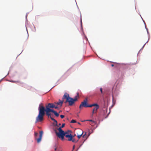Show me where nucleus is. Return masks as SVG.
Segmentation results:
<instances>
[{
    "instance_id": "412c9836",
    "label": "nucleus",
    "mask_w": 151,
    "mask_h": 151,
    "mask_svg": "<svg viewBox=\"0 0 151 151\" xmlns=\"http://www.w3.org/2000/svg\"><path fill=\"white\" fill-rule=\"evenodd\" d=\"M37 135H38V133L36 132L35 133V136H37Z\"/></svg>"
},
{
    "instance_id": "c85d7f7f",
    "label": "nucleus",
    "mask_w": 151,
    "mask_h": 151,
    "mask_svg": "<svg viewBox=\"0 0 151 151\" xmlns=\"http://www.w3.org/2000/svg\"><path fill=\"white\" fill-rule=\"evenodd\" d=\"M78 124H80V123H78Z\"/></svg>"
},
{
    "instance_id": "423d86ee",
    "label": "nucleus",
    "mask_w": 151,
    "mask_h": 151,
    "mask_svg": "<svg viewBox=\"0 0 151 151\" xmlns=\"http://www.w3.org/2000/svg\"><path fill=\"white\" fill-rule=\"evenodd\" d=\"M43 134V132L42 131H41L40 132L39 137L37 139V142L38 143H39L40 142L42 137Z\"/></svg>"
},
{
    "instance_id": "0eeeda50",
    "label": "nucleus",
    "mask_w": 151,
    "mask_h": 151,
    "mask_svg": "<svg viewBox=\"0 0 151 151\" xmlns=\"http://www.w3.org/2000/svg\"><path fill=\"white\" fill-rule=\"evenodd\" d=\"M55 104L49 103L47 105H46V109H47L48 108L49 109L50 108H53L55 107Z\"/></svg>"
},
{
    "instance_id": "393cba45",
    "label": "nucleus",
    "mask_w": 151,
    "mask_h": 151,
    "mask_svg": "<svg viewBox=\"0 0 151 151\" xmlns=\"http://www.w3.org/2000/svg\"><path fill=\"white\" fill-rule=\"evenodd\" d=\"M75 148V146H73V149H74Z\"/></svg>"
},
{
    "instance_id": "c756f323",
    "label": "nucleus",
    "mask_w": 151,
    "mask_h": 151,
    "mask_svg": "<svg viewBox=\"0 0 151 151\" xmlns=\"http://www.w3.org/2000/svg\"><path fill=\"white\" fill-rule=\"evenodd\" d=\"M72 151H73L72 150Z\"/></svg>"
},
{
    "instance_id": "ddd939ff",
    "label": "nucleus",
    "mask_w": 151,
    "mask_h": 151,
    "mask_svg": "<svg viewBox=\"0 0 151 151\" xmlns=\"http://www.w3.org/2000/svg\"><path fill=\"white\" fill-rule=\"evenodd\" d=\"M99 106H97L94 107L93 109V110L95 111V113H96L97 110L99 109Z\"/></svg>"
},
{
    "instance_id": "a211bd4d",
    "label": "nucleus",
    "mask_w": 151,
    "mask_h": 151,
    "mask_svg": "<svg viewBox=\"0 0 151 151\" xmlns=\"http://www.w3.org/2000/svg\"><path fill=\"white\" fill-rule=\"evenodd\" d=\"M100 91L101 92V93H103L102 88H100Z\"/></svg>"
},
{
    "instance_id": "b1692460",
    "label": "nucleus",
    "mask_w": 151,
    "mask_h": 151,
    "mask_svg": "<svg viewBox=\"0 0 151 151\" xmlns=\"http://www.w3.org/2000/svg\"><path fill=\"white\" fill-rule=\"evenodd\" d=\"M111 66H112V67H113V66H114V64H111Z\"/></svg>"
},
{
    "instance_id": "dca6fc26",
    "label": "nucleus",
    "mask_w": 151,
    "mask_h": 151,
    "mask_svg": "<svg viewBox=\"0 0 151 151\" xmlns=\"http://www.w3.org/2000/svg\"><path fill=\"white\" fill-rule=\"evenodd\" d=\"M83 138H87V137H86V133L85 134H84V135H83Z\"/></svg>"
},
{
    "instance_id": "a878e982",
    "label": "nucleus",
    "mask_w": 151,
    "mask_h": 151,
    "mask_svg": "<svg viewBox=\"0 0 151 151\" xmlns=\"http://www.w3.org/2000/svg\"><path fill=\"white\" fill-rule=\"evenodd\" d=\"M57 151H61L60 150H58Z\"/></svg>"
},
{
    "instance_id": "aec40b11",
    "label": "nucleus",
    "mask_w": 151,
    "mask_h": 151,
    "mask_svg": "<svg viewBox=\"0 0 151 151\" xmlns=\"http://www.w3.org/2000/svg\"><path fill=\"white\" fill-rule=\"evenodd\" d=\"M95 113V111L93 110L92 112V115H93V114H94V113Z\"/></svg>"
},
{
    "instance_id": "9d476101",
    "label": "nucleus",
    "mask_w": 151,
    "mask_h": 151,
    "mask_svg": "<svg viewBox=\"0 0 151 151\" xmlns=\"http://www.w3.org/2000/svg\"><path fill=\"white\" fill-rule=\"evenodd\" d=\"M52 112H53L57 117H58L59 116V114L57 113L56 111L54 110L53 109H52Z\"/></svg>"
},
{
    "instance_id": "6ab92c4d",
    "label": "nucleus",
    "mask_w": 151,
    "mask_h": 151,
    "mask_svg": "<svg viewBox=\"0 0 151 151\" xmlns=\"http://www.w3.org/2000/svg\"><path fill=\"white\" fill-rule=\"evenodd\" d=\"M55 107L54 108L55 109H58V107L57 106H55Z\"/></svg>"
},
{
    "instance_id": "2eb2a0df",
    "label": "nucleus",
    "mask_w": 151,
    "mask_h": 151,
    "mask_svg": "<svg viewBox=\"0 0 151 151\" xmlns=\"http://www.w3.org/2000/svg\"><path fill=\"white\" fill-rule=\"evenodd\" d=\"M54 150L55 151H57L58 150H59V149H57V147H56V146H55L54 147Z\"/></svg>"
},
{
    "instance_id": "9b49d317",
    "label": "nucleus",
    "mask_w": 151,
    "mask_h": 151,
    "mask_svg": "<svg viewBox=\"0 0 151 151\" xmlns=\"http://www.w3.org/2000/svg\"><path fill=\"white\" fill-rule=\"evenodd\" d=\"M77 95L76 96H75L74 99H73L75 102L77 101V100H78L77 97H79V93L78 92H77Z\"/></svg>"
},
{
    "instance_id": "cd10ccee",
    "label": "nucleus",
    "mask_w": 151,
    "mask_h": 151,
    "mask_svg": "<svg viewBox=\"0 0 151 151\" xmlns=\"http://www.w3.org/2000/svg\"><path fill=\"white\" fill-rule=\"evenodd\" d=\"M76 135V134H75L74 135V136H75Z\"/></svg>"
},
{
    "instance_id": "bb28decb",
    "label": "nucleus",
    "mask_w": 151,
    "mask_h": 151,
    "mask_svg": "<svg viewBox=\"0 0 151 151\" xmlns=\"http://www.w3.org/2000/svg\"><path fill=\"white\" fill-rule=\"evenodd\" d=\"M61 125V124H59V125Z\"/></svg>"
},
{
    "instance_id": "4468645a",
    "label": "nucleus",
    "mask_w": 151,
    "mask_h": 151,
    "mask_svg": "<svg viewBox=\"0 0 151 151\" xmlns=\"http://www.w3.org/2000/svg\"><path fill=\"white\" fill-rule=\"evenodd\" d=\"M76 120H73V119H72L71 121L70 122L72 123H76Z\"/></svg>"
},
{
    "instance_id": "f257e3e1",
    "label": "nucleus",
    "mask_w": 151,
    "mask_h": 151,
    "mask_svg": "<svg viewBox=\"0 0 151 151\" xmlns=\"http://www.w3.org/2000/svg\"><path fill=\"white\" fill-rule=\"evenodd\" d=\"M41 104L39 105V113L37 116L36 118V122H42L44 119V116L45 114V112H46V114L48 117L50 118L56 123V125H57V122L54 118H52L50 112H52V109L47 108L45 109V107L41 105Z\"/></svg>"
},
{
    "instance_id": "f3484780",
    "label": "nucleus",
    "mask_w": 151,
    "mask_h": 151,
    "mask_svg": "<svg viewBox=\"0 0 151 151\" xmlns=\"http://www.w3.org/2000/svg\"><path fill=\"white\" fill-rule=\"evenodd\" d=\"M60 117L62 119H63L64 117V116L63 115H60Z\"/></svg>"
},
{
    "instance_id": "5701e85b",
    "label": "nucleus",
    "mask_w": 151,
    "mask_h": 151,
    "mask_svg": "<svg viewBox=\"0 0 151 151\" xmlns=\"http://www.w3.org/2000/svg\"><path fill=\"white\" fill-rule=\"evenodd\" d=\"M88 121H90V122H93V121L92 120H88Z\"/></svg>"
},
{
    "instance_id": "20e7f679",
    "label": "nucleus",
    "mask_w": 151,
    "mask_h": 151,
    "mask_svg": "<svg viewBox=\"0 0 151 151\" xmlns=\"http://www.w3.org/2000/svg\"><path fill=\"white\" fill-rule=\"evenodd\" d=\"M88 99L86 98L82 102L79 106V109H81L83 107H89V105L87 104Z\"/></svg>"
},
{
    "instance_id": "4be33fe9",
    "label": "nucleus",
    "mask_w": 151,
    "mask_h": 151,
    "mask_svg": "<svg viewBox=\"0 0 151 151\" xmlns=\"http://www.w3.org/2000/svg\"><path fill=\"white\" fill-rule=\"evenodd\" d=\"M28 37V35H27V36H26V39H25V40H27Z\"/></svg>"
},
{
    "instance_id": "1a4fd4ad",
    "label": "nucleus",
    "mask_w": 151,
    "mask_h": 151,
    "mask_svg": "<svg viewBox=\"0 0 151 151\" xmlns=\"http://www.w3.org/2000/svg\"><path fill=\"white\" fill-rule=\"evenodd\" d=\"M79 131L81 133L80 134L77 133V137L78 139H79L81 137L83 133V132L81 130H80Z\"/></svg>"
},
{
    "instance_id": "7ed1b4c3",
    "label": "nucleus",
    "mask_w": 151,
    "mask_h": 151,
    "mask_svg": "<svg viewBox=\"0 0 151 151\" xmlns=\"http://www.w3.org/2000/svg\"><path fill=\"white\" fill-rule=\"evenodd\" d=\"M63 99H66V101L65 102H68L70 106H72L75 103V101L73 99L70 97L69 94L67 93H65L64 94Z\"/></svg>"
},
{
    "instance_id": "6e6552de",
    "label": "nucleus",
    "mask_w": 151,
    "mask_h": 151,
    "mask_svg": "<svg viewBox=\"0 0 151 151\" xmlns=\"http://www.w3.org/2000/svg\"><path fill=\"white\" fill-rule=\"evenodd\" d=\"M59 101L57 102H55L54 103L55 104L56 106H59L60 107L63 104V101H61L60 99L59 100Z\"/></svg>"
},
{
    "instance_id": "f03ea898",
    "label": "nucleus",
    "mask_w": 151,
    "mask_h": 151,
    "mask_svg": "<svg viewBox=\"0 0 151 151\" xmlns=\"http://www.w3.org/2000/svg\"><path fill=\"white\" fill-rule=\"evenodd\" d=\"M65 125V124H63L62 126L57 129L59 132H55L57 136L59 138H61L62 140L64 139V137L65 136V132L62 130V128L64 127Z\"/></svg>"
},
{
    "instance_id": "39448f33",
    "label": "nucleus",
    "mask_w": 151,
    "mask_h": 151,
    "mask_svg": "<svg viewBox=\"0 0 151 151\" xmlns=\"http://www.w3.org/2000/svg\"><path fill=\"white\" fill-rule=\"evenodd\" d=\"M65 136L66 138H68V140L69 141H72L73 142H76L77 141H76L74 138H73V136L71 134H69L68 132H65Z\"/></svg>"
},
{
    "instance_id": "f8f14e48",
    "label": "nucleus",
    "mask_w": 151,
    "mask_h": 151,
    "mask_svg": "<svg viewBox=\"0 0 151 151\" xmlns=\"http://www.w3.org/2000/svg\"><path fill=\"white\" fill-rule=\"evenodd\" d=\"M97 106H99V105L97 104H93L91 105H89V107H91L92 106H95L96 107Z\"/></svg>"
}]
</instances>
